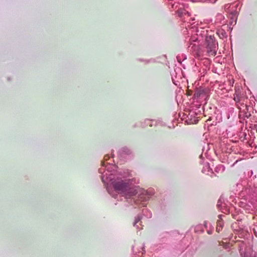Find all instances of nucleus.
Wrapping results in <instances>:
<instances>
[{
    "mask_svg": "<svg viewBox=\"0 0 257 257\" xmlns=\"http://www.w3.org/2000/svg\"><path fill=\"white\" fill-rule=\"evenodd\" d=\"M101 165L102 167L99 169L98 172L101 174V181L109 194L115 198L109 188L112 186L114 191L124 196L125 206L136 208L141 204L143 207L146 206V202L153 195V192L134 186L133 179L126 178L129 176L128 173L122 175L121 172H119L118 176H115L113 174L117 168L115 165L110 163L106 165L104 161L101 162Z\"/></svg>",
    "mask_w": 257,
    "mask_h": 257,
    "instance_id": "nucleus-1",
    "label": "nucleus"
},
{
    "mask_svg": "<svg viewBox=\"0 0 257 257\" xmlns=\"http://www.w3.org/2000/svg\"><path fill=\"white\" fill-rule=\"evenodd\" d=\"M201 34L205 37V45L207 52L210 55L215 56L216 54L218 43L216 41L214 36L207 34L205 31H203Z\"/></svg>",
    "mask_w": 257,
    "mask_h": 257,
    "instance_id": "nucleus-2",
    "label": "nucleus"
},
{
    "mask_svg": "<svg viewBox=\"0 0 257 257\" xmlns=\"http://www.w3.org/2000/svg\"><path fill=\"white\" fill-rule=\"evenodd\" d=\"M152 213L148 209H143L142 210V214H139L135 218V221L134 222V226H136L137 228H138V225L137 224L140 223V224L141 225V220L143 218V215L146 217L147 218H150L152 217Z\"/></svg>",
    "mask_w": 257,
    "mask_h": 257,
    "instance_id": "nucleus-3",
    "label": "nucleus"
},
{
    "mask_svg": "<svg viewBox=\"0 0 257 257\" xmlns=\"http://www.w3.org/2000/svg\"><path fill=\"white\" fill-rule=\"evenodd\" d=\"M207 97L206 91L202 88H198L196 89L194 94V99L197 101L201 99H206Z\"/></svg>",
    "mask_w": 257,
    "mask_h": 257,
    "instance_id": "nucleus-4",
    "label": "nucleus"
},
{
    "mask_svg": "<svg viewBox=\"0 0 257 257\" xmlns=\"http://www.w3.org/2000/svg\"><path fill=\"white\" fill-rule=\"evenodd\" d=\"M197 39V38L194 37L188 39L189 40L187 41V46L189 51L194 52L198 50V45L196 43H192V42H195Z\"/></svg>",
    "mask_w": 257,
    "mask_h": 257,
    "instance_id": "nucleus-5",
    "label": "nucleus"
},
{
    "mask_svg": "<svg viewBox=\"0 0 257 257\" xmlns=\"http://www.w3.org/2000/svg\"><path fill=\"white\" fill-rule=\"evenodd\" d=\"M237 16L238 12L235 10L232 11L229 14V24L230 25H234L236 23Z\"/></svg>",
    "mask_w": 257,
    "mask_h": 257,
    "instance_id": "nucleus-6",
    "label": "nucleus"
},
{
    "mask_svg": "<svg viewBox=\"0 0 257 257\" xmlns=\"http://www.w3.org/2000/svg\"><path fill=\"white\" fill-rule=\"evenodd\" d=\"M240 249L239 252L241 257H252L251 255H249V253L247 252H244V250L245 249L246 245L244 242H241L239 244Z\"/></svg>",
    "mask_w": 257,
    "mask_h": 257,
    "instance_id": "nucleus-7",
    "label": "nucleus"
},
{
    "mask_svg": "<svg viewBox=\"0 0 257 257\" xmlns=\"http://www.w3.org/2000/svg\"><path fill=\"white\" fill-rule=\"evenodd\" d=\"M215 22L219 23L221 24H225L226 21L225 20L224 16L221 14H218L216 17Z\"/></svg>",
    "mask_w": 257,
    "mask_h": 257,
    "instance_id": "nucleus-8",
    "label": "nucleus"
},
{
    "mask_svg": "<svg viewBox=\"0 0 257 257\" xmlns=\"http://www.w3.org/2000/svg\"><path fill=\"white\" fill-rule=\"evenodd\" d=\"M120 156L124 155H130L131 153V150L127 147H124L122 148L118 152Z\"/></svg>",
    "mask_w": 257,
    "mask_h": 257,
    "instance_id": "nucleus-9",
    "label": "nucleus"
},
{
    "mask_svg": "<svg viewBox=\"0 0 257 257\" xmlns=\"http://www.w3.org/2000/svg\"><path fill=\"white\" fill-rule=\"evenodd\" d=\"M133 252H134V256L133 257H144L143 256H140V255L139 254L140 253H142V254H143L145 253V247H144V245H143V246L141 247V250H139V251H135L134 249V246L133 247Z\"/></svg>",
    "mask_w": 257,
    "mask_h": 257,
    "instance_id": "nucleus-10",
    "label": "nucleus"
},
{
    "mask_svg": "<svg viewBox=\"0 0 257 257\" xmlns=\"http://www.w3.org/2000/svg\"><path fill=\"white\" fill-rule=\"evenodd\" d=\"M217 34L218 35V37L222 40L227 38V34L225 31L223 29L218 30L217 32Z\"/></svg>",
    "mask_w": 257,
    "mask_h": 257,
    "instance_id": "nucleus-11",
    "label": "nucleus"
},
{
    "mask_svg": "<svg viewBox=\"0 0 257 257\" xmlns=\"http://www.w3.org/2000/svg\"><path fill=\"white\" fill-rule=\"evenodd\" d=\"M224 217H225V215L222 214L219 215L218 216V219L217 220L216 222L217 226H219V227L220 228H222V226L223 225V221L222 218Z\"/></svg>",
    "mask_w": 257,
    "mask_h": 257,
    "instance_id": "nucleus-12",
    "label": "nucleus"
},
{
    "mask_svg": "<svg viewBox=\"0 0 257 257\" xmlns=\"http://www.w3.org/2000/svg\"><path fill=\"white\" fill-rule=\"evenodd\" d=\"M219 209L225 214L229 213L230 212V209L226 206V204H223V206Z\"/></svg>",
    "mask_w": 257,
    "mask_h": 257,
    "instance_id": "nucleus-13",
    "label": "nucleus"
},
{
    "mask_svg": "<svg viewBox=\"0 0 257 257\" xmlns=\"http://www.w3.org/2000/svg\"><path fill=\"white\" fill-rule=\"evenodd\" d=\"M190 21H191L192 22H193L194 21H195V18H193L190 19ZM195 23L196 22L191 23V22H187V24H185V27L186 28V29H187L188 27L191 26V28H193L194 27H195L196 25H197L198 24H197L195 25Z\"/></svg>",
    "mask_w": 257,
    "mask_h": 257,
    "instance_id": "nucleus-14",
    "label": "nucleus"
},
{
    "mask_svg": "<svg viewBox=\"0 0 257 257\" xmlns=\"http://www.w3.org/2000/svg\"><path fill=\"white\" fill-rule=\"evenodd\" d=\"M248 106L245 105V110H243V116L244 117L247 118H249L251 116V114L248 112Z\"/></svg>",
    "mask_w": 257,
    "mask_h": 257,
    "instance_id": "nucleus-15",
    "label": "nucleus"
},
{
    "mask_svg": "<svg viewBox=\"0 0 257 257\" xmlns=\"http://www.w3.org/2000/svg\"><path fill=\"white\" fill-rule=\"evenodd\" d=\"M151 121H154V120H151L149 119H146L144 121V123L142 124V126L146 127L147 125H149L150 126H152V124L151 123Z\"/></svg>",
    "mask_w": 257,
    "mask_h": 257,
    "instance_id": "nucleus-16",
    "label": "nucleus"
},
{
    "mask_svg": "<svg viewBox=\"0 0 257 257\" xmlns=\"http://www.w3.org/2000/svg\"><path fill=\"white\" fill-rule=\"evenodd\" d=\"M224 169H225V167H224V166H223L222 165H220L217 166L215 168V171L217 173H218L219 171L223 172L224 171Z\"/></svg>",
    "mask_w": 257,
    "mask_h": 257,
    "instance_id": "nucleus-17",
    "label": "nucleus"
},
{
    "mask_svg": "<svg viewBox=\"0 0 257 257\" xmlns=\"http://www.w3.org/2000/svg\"><path fill=\"white\" fill-rule=\"evenodd\" d=\"M138 60L140 61H141V62H144L145 63V64H148L149 63L155 62V60L153 59H148V60H144V59H139Z\"/></svg>",
    "mask_w": 257,
    "mask_h": 257,
    "instance_id": "nucleus-18",
    "label": "nucleus"
},
{
    "mask_svg": "<svg viewBox=\"0 0 257 257\" xmlns=\"http://www.w3.org/2000/svg\"><path fill=\"white\" fill-rule=\"evenodd\" d=\"M223 204L224 203H222L220 199H219L217 204V206L218 209H220L221 207L223 206Z\"/></svg>",
    "mask_w": 257,
    "mask_h": 257,
    "instance_id": "nucleus-19",
    "label": "nucleus"
},
{
    "mask_svg": "<svg viewBox=\"0 0 257 257\" xmlns=\"http://www.w3.org/2000/svg\"><path fill=\"white\" fill-rule=\"evenodd\" d=\"M109 159V156L108 155H106L104 157V160L105 161L108 160Z\"/></svg>",
    "mask_w": 257,
    "mask_h": 257,
    "instance_id": "nucleus-20",
    "label": "nucleus"
},
{
    "mask_svg": "<svg viewBox=\"0 0 257 257\" xmlns=\"http://www.w3.org/2000/svg\"><path fill=\"white\" fill-rule=\"evenodd\" d=\"M221 229H222V228H220V227H219V226H217V227H216V231L218 232H219L221 230Z\"/></svg>",
    "mask_w": 257,
    "mask_h": 257,
    "instance_id": "nucleus-21",
    "label": "nucleus"
},
{
    "mask_svg": "<svg viewBox=\"0 0 257 257\" xmlns=\"http://www.w3.org/2000/svg\"><path fill=\"white\" fill-rule=\"evenodd\" d=\"M207 225H208V222H207V221H204V226H205V227L206 228H207V227H208V226H207Z\"/></svg>",
    "mask_w": 257,
    "mask_h": 257,
    "instance_id": "nucleus-22",
    "label": "nucleus"
},
{
    "mask_svg": "<svg viewBox=\"0 0 257 257\" xmlns=\"http://www.w3.org/2000/svg\"><path fill=\"white\" fill-rule=\"evenodd\" d=\"M212 230H207V233H208L209 234H212Z\"/></svg>",
    "mask_w": 257,
    "mask_h": 257,
    "instance_id": "nucleus-23",
    "label": "nucleus"
},
{
    "mask_svg": "<svg viewBox=\"0 0 257 257\" xmlns=\"http://www.w3.org/2000/svg\"><path fill=\"white\" fill-rule=\"evenodd\" d=\"M254 128L255 129L256 132H257V124L254 125Z\"/></svg>",
    "mask_w": 257,
    "mask_h": 257,
    "instance_id": "nucleus-24",
    "label": "nucleus"
},
{
    "mask_svg": "<svg viewBox=\"0 0 257 257\" xmlns=\"http://www.w3.org/2000/svg\"><path fill=\"white\" fill-rule=\"evenodd\" d=\"M185 15H188V16H190V15H189V13H188V12H185Z\"/></svg>",
    "mask_w": 257,
    "mask_h": 257,
    "instance_id": "nucleus-25",
    "label": "nucleus"
},
{
    "mask_svg": "<svg viewBox=\"0 0 257 257\" xmlns=\"http://www.w3.org/2000/svg\"><path fill=\"white\" fill-rule=\"evenodd\" d=\"M232 216L234 218H236V215L232 214Z\"/></svg>",
    "mask_w": 257,
    "mask_h": 257,
    "instance_id": "nucleus-26",
    "label": "nucleus"
},
{
    "mask_svg": "<svg viewBox=\"0 0 257 257\" xmlns=\"http://www.w3.org/2000/svg\"><path fill=\"white\" fill-rule=\"evenodd\" d=\"M205 149H205V147H203V149H202V151H203V152H204V150H205Z\"/></svg>",
    "mask_w": 257,
    "mask_h": 257,
    "instance_id": "nucleus-27",
    "label": "nucleus"
},
{
    "mask_svg": "<svg viewBox=\"0 0 257 257\" xmlns=\"http://www.w3.org/2000/svg\"><path fill=\"white\" fill-rule=\"evenodd\" d=\"M208 144H207V149H206V151H207L208 150Z\"/></svg>",
    "mask_w": 257,
    "mask_h": 257,
    "instance_id": "nucleus-28",
    "label": "nucleus"
},
{
    "mask_svg": "<svg viewBox=\"0 0 257 257\" xmlns=\"http://www.w3.org/2000/svg\"><path fill=\"white\" fill-rule=\"evenodd\" d=\"M179 16L180 17H182V13L181 14H179Z\"/></svg>",
    "mask_w": 257,
    "mask_h": 257,
    "instance_id": "nucleus-29",
    "label": "nucleus"
},
{
    "mask_svg": "<svg viewBox=\"0 0 257 257\" xmlns=\"http://www.w3.org/2000/svg\"><path fill=\"white\" fill-rule=\"evenodd\" d=\"M202 157H203V155H202V154H201V155L200 156V158H202Z\"/></svg>",
    "mask_w": 257,
    "mask_h": 257,
    "instance_id": "nucleus-30",
    "label": "nucleus"
},
{
    "mask_svg": "<svg viewBox=\"0 0 257 257\" xmlns=\"http://www.w3.org/2000/svg\"><path fill=\"white\" fill-rule=\"evenodd\" d=\"M194 121H195V123H197V121H196V120H194Z\"/></svg>",
    "mask_w": 257,
    "mask_h": 257,
    "instance_id": "nucleus-31",
    "label": "nucleus"
},
{
    "mask_svg": "<svg viewBox=\"0 0 257 257\" xmlns=\"http://www.w3.org/2000/svg\"><path fill=\"white\" fill-rule=\"evenodd\" d=\"M255 236H257V234L255 233Z\"/></svg>",
    "mask_w": 257,
    "mask_h": 257,
    "instance_id": "nucleus-32",
    "label": "nucleus"
},
{
    "mask_svg": "<svg viewBox=\"0 0 257 257\" xmlns=\"http://www.w3.org/2000/svg\"><path fill=\"white\" fill-rule=\"evenodd\" d=\"M255 236H257V234L255 233Z\"/></svg>",
    "mask_w": 257,
    "mask_h": 257,
    "instance_id": "nucleus-33",
    "label": "nucleus"
}]
</instances>
